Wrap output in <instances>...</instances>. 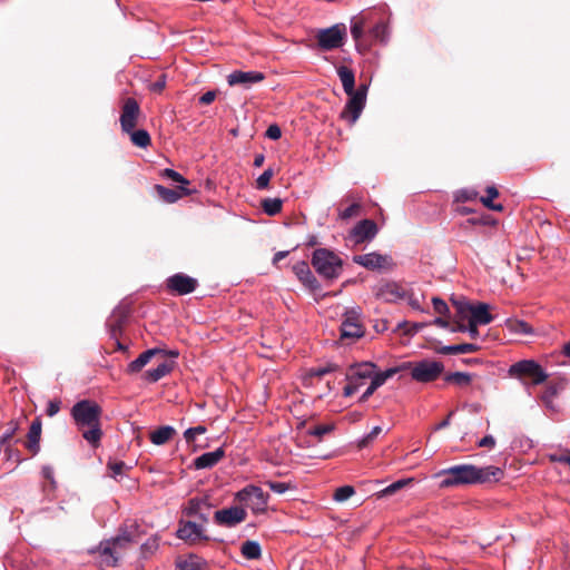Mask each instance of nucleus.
<instances>
[{
    "label": "nucleus",
    "instance_id": "nucleus-43",
    "mask_svg": "<svg viewBox=\"0 0 570 570\" xmlns=\"http://www.w3.org/2000/svg\"><path fill=\"white\" fill-rule=\"evenodd\" d=\"M425 326L424 323H410V322H402L399 324V328L403 330L405 334L414 335L417 332H420Z\"/></svg>",
    "mask_w": 570,
    "mask_h": 570
},
{
    "label": "nucleus",
    "instance_id": "nucleus-33",
    "mask_svg": "<svg viewBox=\"0 0 570 570\" xmlns=\"http://www.w3.org/2000/svg\"><path fill=\"white\" fill-rule=\"evenodd\" d=\"M206 564V561L195 554H190L185 560H181L177 563V567L180 570H203Z\"/></svg>",
    "mask_w": 570,
    "mask_h": 570
},
{
    "label": "nucleus",
    "instance_id": "nucleus-3",
    "mask_svg": "<svg viewBox=\"0 0 570 570\" xmlns=\"http://www.w3.org/2000/svg\"><path fill=\"white\" fill-rule=\"evenodd\" d=\"M312 265L325 278H336L342 271V259L326 248H318L313 253Z\"/></svg>",
    "mask_w": 570,
    "mask_h": 570
},
{
    "label": "nucleus",
    "instance_id": "nucleus-10",
    "mask_svg": "<svg viewBox=\"0 0 570 570\" xmlns=\"http://www.w3.org/2000/svg\"><path fill=\"white\" fill-rule=\"evenodd\" d=\"M366 86H361L353 94H346L350 98L341 114V117L353 125L361 116L366 102Z\"/></svg>",
    "mask_w": 570,
    "mask_h": 570
},
{
    "label": "nucleus",
    "instance_id": "nucleus-44",
    "mask_svg": "<svg viewBox=\"0 0 570 570\" xmlns=\"http://www.w3.org/2000/svg\"><path fill=\"white\" fill-rule=\"evenodd\" d=\"M274 176V171L272 168H267L263 171L262 175L256 179V188L257 189H266L269 185L272 177Z\"/></svg>",
    "mask_w": 570,
    "mask_h": 570
},
{
    "label": "nucleus",
    "instance_id": "nucleus-64",
    "mask_svg": "<svg viewBox=\"0 0 570 570\" xmlns=\"http://www.w3.org/2000/svg\"><path fill=\"white\" fill-rule=\"evenodd\" d=\"M376 390L377 389L372 383H370L368 387L360 397V402H365Z\"/></svg>",
    "mask_w": 570,
    "mask_h": 570
},
{
    "label": "nucleus",
    "instance_id": "nucleus-1",
    "mask_svg": "<svg viewBox=\"0 0 570 570\" xmlns=\"http://www.w3.org/2000/svg\"><path fill=\"white\" fill-rule=\"evenodd\" d=\"M502 476L503 470L498 466L479 468L473 464L453 465L434 474V478L441 479L439 484L441 489L499 481Z\"/></svg>",
    "mask_w": 570,
    "mask_h": 570
},
{
    "label": "nucleus",
    "instance_id": "nucleus-63",
    "mask_svg": "<svg viewBox=\"0 0 570 570\" xmlns=\"http://www.w3.org/2000/svg\"><path fill=\"white\" fill-rule=\"evenodd\" d=\"M216 98L215 91H207L199 98V104L202 105H209L212 104Z\"/></svg>",
    "mask_w": 570,
    "mask_h": 570
},
{
    "label": "nucleus",
    "instance_id": "nucleus-7",
    "mask_svg": "<svg viewBox=\"0 0 570 570\" xmlns=\"http://www.w3.org/2000/svg\"><path fill=\"white\" fill-rule=\"evenodd\" d=\"M509 374L519 379L529 376L535 385L543 383L548 377L541 365L533 360H523L512 364Z\"/></svg>",
    "mask_w": 570,
    "mask_h": 570
},
{
    "label": "nucleus",
    "instance_id": "nucleus-25",
    "mask_svg": "<svg viewBox=\"0 0 570 570\" xmlns=\"http://www.w3.org/2000/svg\"><path fill=\"white\" fill-rule=\"evenodd\" d=\"M155 189L158 194V196L168 204H173L180 199L183 196H187L190 194L188 189H186L184 186H180L178 189H170L167 187H164L161 185H156Z\"/></svg>",
    "mask_w": 570,
    "mask_h": 570
},
{
    "label": "nucleus",
    "instance_id": "nucleus-4",
    "mask_svg": "<svg viewBox=\"0 0 570 570\" xmlns=\"http://www.w3.org/2000/svg\"><path fill=\"white\" fill-rule=\"evenodd\" d=\"M236 499L249 508L254 514H261L267 510L269 495L259 487L247 485L236 493Z\"/></svg>",
    "mask_w": 570,
    "mask_h": 570
},
{
    "label": "nucleus",
    "instance_id": "nucleus-50",
    "mask_svg": "<svg viewBox=\"0 0 570 570\" xmlns=\"http://www.w3.org/2000/svg\"><path fill=\"white\" fill-rule=\"evenodd\" d=\"M371 33L375 39L384 41L387 33V27L383 22L376 23L371 30Z\"/></svg>",
    "mask_w": 570,
    "mask_h": 570
},
{
    "label": "nucleus",
    "instance_id": "nucleus-9",
    "mask_svg": "<svg viewBox=\"0 0 570 570\" xmlns=\"http://www.w3.org/2000/svg\"><path fill=\"white\" fill-rule=\"evenodd\" d=\"M136 541L135 535L129 531H124L112 540L100 543V563L106 567H116L118 563L117 544L119 542L131 543Z\"/></svg>",
    "mask_w": 570,
    "mask_h": 570
},
{
    "label": "nucleus",
    "instance_id": "nucleus-29",
    "mask_svg": "<svg viewBox=\"0 0 570 570\" xmlns=\"http://www.w3.org/2000/svg\"><path fill=\"white\" fill-rule=\"evenodd\" d=\"M242 556L247 560H257L262 556V548L257 541L247 540L240 547Z\"/></svg>",
    "mask_w": 570,
    "mask_h": 570
},
{
    "label": "nucleus",
    "instance_id": "nucleus-53",
    "mask_svg": "<svg viewBox=\"0 0 570 570\" xmlns=\"http://www.w3.org/2000/svg\"><path fill=\"white\" fill-rule=\"evenodd\" d=\"M432 303H433V308L438 314H440V315L448 314L449 307L443 299H441L439 297H433Z\"/></svg>",
    "mask_w": 570,
    "mask_h": 570
},
{
    "label": "nucleus",
    "instance_id": "nucleus-45",
    "mask_svg": "<svg viewBox=\"0 0 570 570\" xmlns=\"http://www.w3.org/2000/svg\"><path fill=\"white\" fill-rule=\"evenodd\" d=\"M207 429L204 425H197L194 428H189L184 432V439L187 443H191L195 441L196 435H200L206 433Z\"/></svg>",
    "mask_w": 570,
    "mask_h": 570
},
{
    "label": "nucleus",
    "instance_id": "nucleus-15",
    "mask_svg": "<svg viewBox=\"0 0 570 570\" xmlns=\"http://www.w3.org/2000/svg\"><path fill=\"white\" fill-rule=\"evenodd\" d=\"M177 537L189 544H195L200 541H207L209 538L205 534V529L200 524L191 521H181L177 530Z\"/></svg>",
    "mask_w": 570,
    "mask_h": 570
},
{
    "label": "nucleus",
    "instance_id": "nucleus-49",
    "mask_svg": "<svg viewBox=\"0 0 570 570\" xmlns=\"http://www.w3.org/2000/svg\"><path fill=\"white\" fill-rule=\"evenodd\" d=\"M360 209H361L360 204L354 203V204L350 205L347 208L341 210L338 216L341 219H348V218L356 216L358 214Z\"/></svg>",
    "mask_w": 570,
    "mask_h": 570
},
{
    "label": "nucleus",
    "instance_id": "nucleus-22",
    "mask_svg": "<svg viewBox=\"0 0 570 570\" xmlns=\"http://www.w3.org/2000/svg\"><path fill=\"white\" fill-rule=\"evenodd\" d=\"M225 455L223 448H218L213 452H206L194 461V466L198 470L209 469L216 465Z\"/></svg>",
    "mask_w": 570,
    "mask_h": 570
},
{
    "label": "nucleus",
    "instance_id": "nucleus-27",
    "mask_svg": "<svg viewBox=\"0 0 570 570\" xmlns=\"http://www.w3.org/2000/svg\"><path fill=\"white\" fill-rule=\"evenodd\" d=\"M337 75L345 94H353V91H355V76L353 70L346 66H340L337 68Z\"/></svg>",
    "mask_w": 570,
    "mask_h": 570
},
{
    "label": "nucleus",
    "instance_id": "nucleus-21",
    "mask_svg": "<svg viewBox=\"0 0 570 570\" xmlns=\"http://www.w3.org/2000/svg\"><path fill=\"white\" fill-rule=\"evenodd\" d=\"M293 272L297 278L308 288L314 289L317 287V281L306 262L302 261L294 264Z\"/></svg>",
    "mask_w": 570,
    "mask_h": 570
},
{
    "label": "nucleus",
    "instance_id": "nucleus-5",
    "mask_svg": "<svg viewBox=\"0 0 570 570\" xmlns=\"http://www.w3.org/2000/svg\"><path fill=\"white\" fill-rule=\"evenodd\" d=\"M409 368H411V377L414 381L428 383L436 380L442 374L444 365L439 361L422 360L409 363Z\"/></svg>",
    "mask_w": 570,
    "mask_h": 570
},
{
    "label": "nucleus",
    "instance_id": "nucleus-60",
    "mask_svg": "<svg viewBox=\"0 0 570 570\" xmlns=\"http://www.w3.org/2000/svg\"><path fill=\"white\" fill-rule=\"evenodd\" d=\"M466 326L468 324H465V321H461L460 318L453 317V325L450 327V331L465 333Z\"/></svg>",
    "mask_w": 570,
    "mask_h": 570
},
{
    "label": "nucleus",
    "instance_id": "nucleus-20",
    "mask_svg": "<svg viewBox=\"0 0 570 570\" xmlns=\"http://www.w3.org/2000/svg\"><path fill=\"white\" fill-rule=\"evenodd\" d=\"M165 350L159 347H154L146 350L142 352L136 360L131 361L126 368V372L128 374H136L139 373L150 361L154 356L158 354H165Z\"/></svg>",
    "mask_w": 570,
    "mask_h": 570
},
{
    "label": "nucleus",
    "instance_id": "nucleus-18",
    "mask_svg": "<svg viewBox=\"0 0 570 570\" xmlns=\"http://www.w3.org/2000/svg\"><path fill=\"white\" fill-rule=\"evenodd\" d=\"M353 261L354 263L372 271L386 268L391 265V257L379 253L357 255L354 256Z\"/></svg>",
    "mask_w": 570,
    "mask_h": 570
},
{
    "label": "nucleus",
    "instance_id": "nucleus-37",
    "mask_svg": "<svg viewBox=\"0 0 570 570\" xmlns=\"http://www.w3.org/2000/svg\"><path fill=\"white\" fill-rule=\"evenodd\" d=\"M283 202L281 198H265L262 200V208L268 216H275L281 213Z\"/></svg>",
    "mask_w": 570,
    "mask_h": 570
},
{
    "label": "nucleus",
    "instance_id": "nucleus-61",
    "mask_svg": "<svg viewBox=\"0 0 570 570\" xmlns=\"http://www.w3.org/2000/svg\"><path fill=\"white\" fill-rule=\"evenodd\" d=\"M478 446L493 449L495 446V439L492 435H485L478 442Z\"/></svg>",
    "mask_w": 570,
    "mask_h": 570
},
{
    "label": "nucleus",
    "instance_id": "nucleus-11",
    "mask_svg": "<svg viewBox=\"0 0 570 570\" xmlns=\"http://www.w3.org/2000/svg\"><path fill=\"white\" fill-rule=\"evenodd\" d=\"M373 293L376 298L385 303H396L407 297V288L400 283L385 281L379 283Z\"/></svg>",
    "mask_w": 570,
    "mask_h": 570
},
{
    "label": "nucleus",
    "instance_id": "nucleus-55",
    "mask_svg": "<svg viewBox=\"0 0 570 570\" xmlns=\"http://www.w3.org/2000/svg\"><path fill=\"white\" fill-rule=\"evenodd\" d=\"M17 430H18V423H17V422H14V421H10V422L8 423V429H7V431H6V432L3 433V435L1 436L0 442H1V443H6V442H8V441H9V440L14 435V433L17 432Z\"/></svg>",
    "mask_w": 570,
    "mask_h": 570
},
{
    "label": "nucleus",
    "instance_id": "nucleus-39",
    "mask_svg": "<svg viewBox=\"0 0 570 570\" xmlns=\"http://www.w3.org/2000/svg\"><path fill=\"white\" fill-rule=\"evenodd\" d=\"M355 494V489L352 485H343L334 491L333 500L336 502H345Z\"/></svg>",
    "mask_w": 570,
    "mask_h": 570
},
{
    "label": "nucleus",
    "instance_id": "nucleus-8",
    "mask_svg": "<svg viewBox=\"0 0 570 570\" xmlns=\"http://www.w3.org/2000/svg\"><path fill=\"white\" fill-rule=\"evenodd\" d=\"M375 368V364L371 362H364L351 366L346 374L347 384L343 390V395L346 397L352 396L357 391V381L371 379Z\"/></svg>",
    "mask_w": 570,
    "mask_h": 570
},
{
    "label": "nucleus",
    "instance_id": "nucleus-32",
    "mask_svg": "<svg viewBox=\"0 0 570 570\" xmlns=\"http://www.w3.org/2000/svg\"><path fill=\"white\" fill-rule=\"evenodd\" d=\"M485 193L487 195L481 197V203L491 210L501 212L503 209L502 205L493 202L499 196L498 189L494 186H489Z\"/></svg>",
    "mask_w": 570,
    "mask_h": 570
},
{
    "label": "nucleus",
    "instance_id": "nucleus-54",
    "mask_svg": "<svg viewBox=\"0 0 570 570\" xmlns=\"http://www.w3.org/2000/svg\"><path fill=\"white\" fill-rule=\"evenodd\" d=\"M557 393L558 387L556 385H549L542 394V401L544 402V404L550 405Z\"/></svg>",
    "mask_w": 570,
    "mask_h": 570
},
{
    "label": "nucleus",
    "instance_id": "nucleus-12",
    "mask_svg": "<svg viewBox=\"0 0 570 570\" xmlns=\"http://www.w3.org/2000/svg\"><path fill=\"white\" fill-rule=\"evenodd\" d=\"M377 225L372 219L358 222L348 233L347 240L352 245L371 242L377 234Z\"/></svg>",
    "mask_w": 570,
    "mask_h": 570
},
{
    "label": "nucleus",
    "instance_id": "nucleus-36",
    "mask_svg": "<svg viewBox=\"0 0 570 570\" xmlns=\"http://www.w3.org/2000/svg\"><path fill=\"white\" fill-rule=\"evenodd\" d=\"M130 135L131 142L140 148H147L150 145V136L147 130L139 129V130H131V132H128Z\"/></svg>",
    "mask_w": 570,
    "mask_h": 570
},
{
    "label": "nucleus",
    "instance_id": "nucleus-58",
    "mask_svg": "<svg viewBox=\"0 0 570 570\" xmlns=\"http://www.w3.org/2000/svg\"><path fill=\"white\" fill-rule=\"evenodd\" d=\"M405 299L413 309L424 312L423 308L421 307L420 299L416 296H414V294L410 289H407V297Z\"/></svg>",
    "mask_w": 570,
    "mask_h": 570
},
{
    "label": "nucleus",
    "instance_id": "nucleus-46",
    "mask_svg": "<svg viewBox=\"0 0 570 570\" xmlns=\"http://www.w3.org/2000/svg\"><path fill=\"white\" fill-rule=\"evenodd\" d=\"M364 33V21L360 19H353L351 24V35L355 41H358Z\"/></svg>",
    "mask_w": 570,
    "mask_h": 570
},
{
    "label": "nucleus",
    "instance_id": "nucleus-57",
    "mask_svg": "<svg viewBox=\"0 0 570 570\" xmlns=\"http://www.w3.org/2000/svg\"><path fill=\"white\" fill-rule=\"evenodd\" d=\"M61 402L59 400H51L47 405V415L55 416L60 411Z\"/></svg>",
    "mask_w": 570,
    "mask_h": 570
},
{
    "label": "nucleus",
    "instance_id": "nucleus-35",
    "mask_svg": "<svg viewBox=\"0 0 570 570\" xmlns=\"http://www.w3.org/2000/svg\"><path fill=\"white\" fill-rule=\"evenodd\" d=\"M413 482L412 478L397 480L376 493L377 498L392 495Z\"/></svg>",
    "mask_w": 570,
    "mask_h": 570
},
{
    "label": "nucleus",
    "instance_id": "nucleus-24",
    "mask_svg": "<svg viewBox=\"0 0 570 570\" xmlns=\"http://www.w3.org/2000/svg\"><path fill=\"white\" fill-rule=\"evenodd\" d=\"M174 366L175 362L165 361L160 363L156 368L146 371L141 375V379L147 383H156L166 375H168L174 370Z\"/></svg>",
    "mask_w": 570,
    "mask_h": 570
},
{
    "label": "nucleus",
    "instance_id": "nucleus-47",
    "mask_svg": "<svg viewBox=\"0 0 570 570\" xmlns=\"http://www.w3.org/2000/svg\"><path fill=\"white\" fill-rule=\"evenodd\" d=\"M163 176L168 179H171L175 183H179L183 186L189 184V181L185 177H183L178 171H176L174 169H169V168L164 169Z\"/></svg>",
    "mask_w": 570,
    "mask_h": 570
},
{
    "label": "nucleus",
    "instance_id": "nucleus-40",
    "mask_svg": "<svg viewBox=\"0 0 570 570\" xmlns=\"http://www.w3.org/2000/svg\"><path fill=\"white\" fill-rule=\"evenodd\" d=\"M397 372L396 368H387L384 372L376 373L374 371L373 376L371 377V383L379 389L389 379H391Z\"/></svg>",
    "mask_w": 570,
    "mask_h": 570
},
{
    "label": "nucleus",
    "instance_id": "nucleus-48",
    "mask_svg": "<svg viewBox=\"0 0 570 570\" xmlns=\"http://www.w3.org/2000/svg\"><path fill=\"white\" fill-rule=\"evenodd\" d=\"M381 432H382V428L381 426H374L368 434L364 435L358 441V446L360 448L367 446Z\"/></svg>",
    "mask_w": 570,
    "mask_h": 570
},
{
    "label": "nucleus",
    "instance_id": "nucleus-19",
    "mask_svg": "<svg viewBox=\"0 0 570 570\" xmlns=\"http://www.w3.org/2000/svg\"><path fill=\"white\" fill-rule=\"evenodd\" d=\"M265 79L263 72L259 71H234L227 77L229 86L244 85L249 86Z\"/></svg>",
    "mask_w": 570,
    "mask_h": 570
},
{
    "label": "nucleus",
    "instance_id": "nucleus-41",
    "mask_svg": "<svg viewBox=\"0 0 570 570\" xmlns=\"http://www.w3.org/2000/svg\"><path fill=\"white\" fill-rule=\"evenodd\" d=\"M206 505L205 500L202 499H191L188 502V507L185 509L187 515H199L204 521L207 519L200 513L202 507Z\"/></svg>",
    "mask_w": 570,
    "mask_h": 570
},
{
    "label": "nucleus",
    "instance_id": "nucleus-17",
    "mask_svg": "<svg viewBox=\"0 0 570 570\" xmlns=\"http://www.w3.org/2000/svg\"><path fill=\"white\" fill-rule=\"evenodd\" d=\"M197 281L185 274H175L167 279V287L179 295H186L195 291Z\"/></svg>",
    "mask_w": 570,
    "mask_h": 570
},
{
    "label": "nucleus",
    "instance_id": "nucleus-62",
    "mask_svg": "<svg viewBox=\"0 0 570 570\" xmlns=\"http://www.w3.org/2000/svg\"><path fill=\"white\" fill-rule=\"evenodd\" d=\"M480 324L469 322L465 332L470 335L471 338L476 340L480 335L478 326Z\"/></svg>",
    "mask_w": 570,
    "mask_h": 570
},
{
    "label": "nucleus",
    "instance_id": "nucleus-51",
    "mask_svg": "<svg viewBox=\"0 0 570 570\" xmlns=\"http://www.w3.org/2000/svg\"><path fill=\"white\" fill-rule=\"evenodd\" d=\"M266 484L273 492L278 494H283L292 488L291 484L286 482L267 481Z\"/></svg>",
    "mask_w": 570,
    "mask_h": 570
},
{
    "label": "nucleus",
    "instance_id": "nucleus-6",
    "mask_svg": "<svg viewBox=\"0 0 570 570\" xmlns=\"http://www.w3.org/2000/svg\"><path fill=\"white\" fill-rule=\"evenodd\" d=\"M315 37L322 50L337 49L344 45L346 27L344 23H336L330 28L320 29Z\"/></svg>",
    "mask_w": 570,
    "mask_h": 570
},
{
    "label": "nucleus",
    "instance_id": "nucleus-31",
    "mask_svg": "<svg viewBox=\"0 0 570 570\" xmlns=\"http://www.w3.org/2000/svg\"><path fill=\"white\" fill-rule=\"evenodd\" d=\"M505 327L513 334L530 335L533 333L532 327L524 321L509 318L505 321Z\"/></svg>",
    "mask_w": 570,
    "mask_h": 570
},
{
    "label": "nucleus",
    "instance_id": "nucleus-38",
    "mask_svg": "<svg viewBox=\"0 0 570 570\" xmlns=\"http://www.w3.org/2000/svg\"><path fill=\"white\" fill-rule=\"evenodd\" d=\"M445 382L453 383L459 386H464L470 384L471 375L464 372H453L449 373L444 377Z\"/></svg>",
    "mask_w": 570,
    "mask_h": 570
},
{
    "label": "nucleus",
    "instance_id": "nucleus-56",
    "mask_svg": "<svg viewBox=\"0 0 570 570\" xmlns=\"http://www.w3.org/2000/svg\"><path fill=\"white\" fill-rule=\"evenodd\" d=\"M265 135H266L267 138H269L272 140H277L282 136V130H281V128L277 125H271L267 128Z\"/></svg>",
    "mask_w": 570,
    "mask_h": 570
},
{
    "label": "nucleus",
    "instance_id": "nucleus-59",
    "mask_svg": "<svg viewBox=\"0 0 570 570\" xmlns=\"http://www.w3.org/2000/svg\"><path fill=\"white\" fill-rule=\"evenodd\" d=\"M334 366H321V367H316V368H312L311 372H309V375L312 377H321L327 373H331L334 371Z\"/></svg>",
    "mask_w": 570,
    "mask_h": 570
},
{
    "label": "nucleus",
    "instance_id": "nucleus-42",
    "mask_svg": "<svg viewBox=\"0 0 570 570\" xmlns=\"http://www.w3.org/2000/svg\"><path fill=\"white\" fill-rule=\"evenodd\" d=\"M333 429H334L333 424H322V425H316L314 428L308 429L307 433L309 435L316 436L318 440H321L323 438V435L332 432Z\"/></svg>",
    "mask_w": 570,
    "mask_h": 570
},
{
    "label": "nucleus",
    "instance_id": "nucleus-2",
    "mask_svg": "<svg viewBox=\"0 0 570 570\" xmlns=\"http://www.w3.org/2000/svg\"><path fill=\"white\" fill-rule=\"evenodd\" d=\"M100 415L101 407L90 400L79 401L71 409V416L78 429L88 428L82 432V438L94 448L98 446L102 435Z\"/></svg>",
    "mask_w": 570,
    "mask_h": 570
},
{
    "label": "nucleus",
    "instance_id": "nucleus-52",
    "mask_svg": "<svg viewBox=\"0 0 570 570\" xmlns=\"http://www.w3.org/2000/svg\"><path fill=\"white\" fill-rule=\"evenodd\" d=\"M126 464L122 461H115L108 463V469L110 471V475L116 479L121 475L124 472Z\"/></svg>",
    "mask_w": 570,
    "mask_h": 570
},
{
    "label": "nucleus",
    "instance_id": "nucleus-28",
    "mask_svg": "<svg viewBox=\"0 0 570 570\" xmlns=\"http://www.w3.org/2000/svg\"><path fill=\"white\" fill-rule=\"evenodd\" d=\"M176 433V430L170 425H164L150 433V441L155 445H163L167 443Z\"/></svg>",
    "mask_w": 570,
    "mask_h": 570
},
{
    "label": "nucleus",
    "instance_id": "nucleus-16",
    "mask_svg": "<svg viewBox=\"0 0 570 570\" xmlns=\"http://www.w3.org/2000/svg\"><path fill=\"white\" fill-rule=\"evenodd\" d=\"M246 511L242 507H230L215 512L214 519L217 524L235 527L246 519Z\"/></svg>",
    "mask_w": 570,
    "mask_h": 570
},
{
    "label": "nucleus",
    "instance_id": "nucleus-34",
    "mask_svg": "<svg viewBox=\"0 0 570 570\" xmlns=\"http://www.w3.org/2000/svg\"><path fill=\"white\" fill-rule=\"evenodd\" d=\"M478 350H479V346L476 344L463 343V344H458V345L444 346L441 350V353H443V354H466V353H474Z\"/></svg>",
    "mask_w": 570,
    "mask_h": 570
},
{
    "label": "nucleus",
    "instance_id": "nucleus-13",
    "mask_svg": "<svg viewBox=\"0 0 570 570\" xmlns=\"http://www.w3.org/2000/svg\"><path fill=\"white\" fill-rule=\"evenodd\" d=\"M140 116V107L134 98L124 101L120 115V126L124 132H131L137 126Z\"/></svg>",
    "mask_w": 570,
    "mask_h": 570
},
{
    "label": "nucleus",
    "instance_id": "nucleus-23",
    "mask_svg": "<svg viewBox=\"0 0 570 570\" xmlns=\"http://www.w3.org/2000/svg\"><path fill=\"white\" fill-rule=\"evenodd\" d=\"M40 439H41V421L40 419H36L29 429L27 434L26 448L36 455L40 450Z\"/></svg>",
    "mask_w": 570,
    "mask_h": 570
},
{
    "label": "nucleus",
    "instance_id": "nucleus-30",
    "mask_svg": "<svg viewBox=\"0 0 570 570\" xmlns=\"http://www.w3.org/2000/svg\"><path fill=\"white\" fill-rule=\"evenodd\" d=\"M452 304L456 309L454 317L460 318L461 321H468L469 323L474 304H471L465 299H452Z\"/></svg>",
    "mask_w": 570,
    "mask_h": 570
},
{
    "label": "nucleus",
    "instance_id": "nucleus-14",
    "mask_svg": "<svg viewBox=\"0 0 570 570\" xmlns=\"http://www.w3.org/2000/svg\"><path fill=\"white\" fill-rule=\"evenodd\" d=\"M364 334V330L360 323V314L356 309L347 311L341 324V338H360Z\"/></svg>",
    "mask_w": 570,
    "mask_h": 570
},
{
    "label": "nucleus",
    "instance_id": "nucleus-26",
    "mask_svg": "<svg viewBox=\"0 0 570 570\" xmlns=\"http://www.w3.org/2000/svg\"><path fill=\"white\" fill-rule=\"evenodd\" d=\"M470 321L480 325L490 324L493 321V316L490 314L489 305L485 303L474 304Z\"/></svg>",
    "mask_w": 570,
    "mask_h": 570
}]
</instances>
